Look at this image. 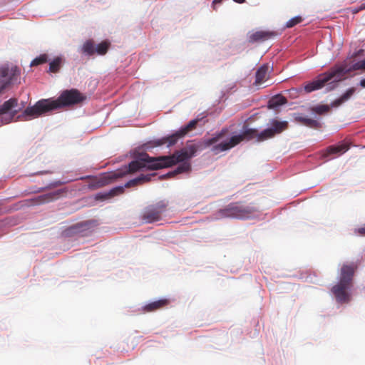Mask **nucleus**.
Returning a JSON list of instances; mask_svg holds the SVG:
<instances>
[{"instance_id":"obj_1","label":"nucleus","mask_w":365,"mask_h":365,"mask_svg":"<svg viewBox=\"0 0 365 365\" xmlns=\"http://www.w3.org/2000/svg\"><path fill=\"white\" fill-rule=\"evenodd\" d=\"M86 99V95L78 89L64 90L56 100L41 99L34 106H28L17 118L21 121H28L56 109L81 105Z\"/></svg>"},{"instance_id":"obj_2","label":"nucleus","mask_w":365,"mask_h":365,"mask_svg":"<svg viewBox=\"0 0 365 365\" xmlns=\"http://www.w3.org/2000/svg\"><path fill=\"white\" fill-rule=\"evenodd\" d=\"M271 126L259 133L257 129L248 128L242 134L232 136L228 140L222 142L212 148V151L217 154L220 152L228 150L238 145L244 140L256 139L257 142H262L274 138L276 135L282 133L288 128L287 121H279L273 119L270 123Z\"/></svg>"},{"instance_id":"obj_3","label":"nucleus","mask_w":365,"mask_h":365,"mask_svg":"<svg viewBox=\"0 0 365 365\" xmlns=\"http://www.w3.org/2000/svg\"><path fill=\"white\" fill-rule=\"evenodd\" d=\"M160 157L152 158L148 154H144L140 156L139 160L130 162L128 167H125L114 173H109L101 177L96 182V185L98 187H103L111 183L114 180L123 178L127 174L135 173L143 168L148 170H159L160 168H153L154 166L162 165V162L157 160Z\"/></svg>"},{"instance_id":"obj_4","label":"nucleus","mask_w":365,"mask_h":365,"mask_svg":"<svg viewBox=\"0 0 365 365\" xmlns=\"http://www.w3.org/2000/svg\"><path fill=\"white\" fill-rule=\"evenodd\" d=\"M197 150V146L195 144H187L184 148L175 152L171 155L160 156V158L157 160L161 161L162 165L154 166L153 168H168L178 163L182 162V163L176 168L173 174H179L187 172L191 168L190 163L184 161L194 156Z\"/></svg>"},{"instance_id":"obj_5","label":"nucleus","mask_w":365,"mask_h":365,"mask_svg":"<svg viewBox=\"0 0 365 365\" xmlns=\"http://www.w3.org/2000/svg\"><path fill=\"white\" fill-rule=\"evenodd\" d=\"M344 72L345 66H336L327 72L319 75L314 81L305 84L304 86V91L306 93H311L319 90L331 81L332 83L338 82L341 81L344 75Z\"/></svg>"},{"instance_id":"obj_6","label":"nucleus","mask_w":365,"mask_h":365,"mask_svg":"<svg viewBox=\"0 0 365 365\" xmlns=\"http://www.w3.org/2000/svg\"><path fill=\"white\" fill-rule=\"evenodd\" d=\"M259 211L254 205H247L241 202H232L219 211L220 217L247 219Z\"/></svg>"},{"instance_id":"obj_7","label":"nucleus","mask_w":365,"mask_h":365,"mask_svg":"<svg viewBox=\"0 0 365 365\" xmlns=\"http://www.w3.org/2000/svg\"><path fill=\"white\" fill-rule=\"evenodd\" d=\"M356 269L357 265L354 263L342 265L339 273V281L331 289L335 297H348V290L352 286L353 277Z\"/></svg>"},{"instance_id":"obj_8","label":"nucleus","mask_w":365,"mask_h":365,"mask_svg":"<svg viewBox=\"0 0 365 365\" xmlns=\"http://www.w3.org/2000/svg\"><path fill=\"white\" fill-rule=\"evenodd\" d=\"M198 121V119L192 120L188 123L187 125L182 127L175 133L159 139H155L151 141L150 143L152 144V147L161 146L163 145H166L168 147L174 145L180 138L184 137L187 133L195 129Z\"/></svg>"},{"instance_id":"obj_9","label":"nucleus","mask_w":365,"mask_h":365,"mask_svg":"<svg viewBox=\"0 0 365 365\" xmlns=\"http://www.w3.org/2000/svg\"><path fill=\"white\" fill-rule=\"evenodd\" d=\"M20 76L17 66L4 65L0 68V94L16 83Z\"/></svg>"},{"instance_id":"obj_10","label":"nucleus","mask_w":365,"mask_h":365,"mask_svg":"<svg viewBox=\"0 0 365 365\" xmlns=\"http://www.w3.org/2000/svg\"><path fill=\"white\" fill-rule=\"evenodd\" d=\"M168 202L165 200L147 206L142 212L141 219L146 223L159 221L162 215L166 211Z\"/></svg>"},{"instance_id":"obj_11","label":"nucleus","mask_w":365,"mask_h":365,"mask_svg":"<svg viewBox=\"0 0 365 365\" xmlns=\"http://www.w3.org/2000/svg\"><path fill=\"white\" fill-rule=\"evenodd\" d=\"M24 107V102H21V106H19L18 99L15 98H11L8 101H6L2 105L0 106V115H3L4 114L9 113V118L6 121V123H9L11 122L13 120H14V121H19V120L17 118L19 115H16ZM22 113L23 112L21 113V115Z\"/></svg>"},{"instance_id":"obj_12","label":"nucleus","mask_w":365,"mask_h":365,"mask_svg":"<svg viewBox=\"0 0 365 365\" xmlns=\"http://www.w3.org/2000/svg\"><path fill=\"white\" fill-rule=\"evenodd\" d=\"M356 91V88L352 87L349 88L343 95H341L339 98L334 100L331 102V105H318L313 108H312V110L318 114L323 115L327 113L330 110L331 107H338L341 106L344 102L347 101L350 98L354 95Z\"/></svg>"},{"instance_id":"obj_13","label":"nucleus","mask_w":365,"mask_h":365,"mask_svg":"<svg viewBox=\"0 0 365 365\" xmlns=\"http://www.w3.org/2000/svg\"><path fill=\"white\" fill-rule=\"evenodd\" d=\"M276 35L277 33L274 31H258L250 36L249 41L251 43L265 41L274 37Z\"/></svg>"},{"instance_id":"obj_14","label":"nucleus","mask_w":365,"mask_h":365,"mask_svg":"<svg viewBox=\"0 0 365 365\" xmlns=\"http://www.w3.org/2000/svg\"><path fill=\"white\" fill-rule=\"evenodd\" d=\"M349 149V145L342 143L337 145L329 146L323 154L324 157H328L330 155H341Z\"/></svg>"},{"instance_id":"obj_15","label":"nucleus","mask_w":365,"mask_h":365,"mask_svg":"<svg viewBox=\"0 0 365 365\" xmlns=\"http://www.w3.org/2000/svg\"><path fill=\"white\" fill-rule=\"evenodd\" d=\"M269 78V66L264 64L260 66L255 74V84L257 86L261 85Z\"/></svg>"},{"instance_id":"obj_16","label":"nucleus","mask_w":365,"mask_h":365,"mask_svg":"<svg viewBox=\"0 0 365 365\" xmlns=\"http://www.w3.org/2000/svg\"><path fill=\"white\" fill-rule=\"evenodd\" d=\"M61 193V190H57L55 192L39 195L34 200L36 201V204H43L49 202L51 201L58 199Z\"/></svg>"},{"instance_id":"obj_17","label":"nucleus","mask_w":365,"mask_h":365,"mask_svg":"<svg viewBox=\"0 0 365 365\" xmlns=\"http://www.w3.org/2000/svg\"><path fill=\"white\" fill-rule=\"evenodd\" d=\"M295 120L312 128H319L321 126L320 123L317 120L309 118L300 115L295 117Z\"/></svg>"},{"instance_id":"obj_18","label":"nucleus","mask_w":365,"mask_h":365,"mask_svg":"<svg viewBox=\"0 0 365 365\" xmlns=\"http://www.w3.org/2000/svg\"><path fill=\"white\" fill-rule=\"evenodd\" d=\"M124 189L123 187L119 186L111 189L109 192L106 193H99L96 195L98 200H106L109 199L115 195L123 193Z\"/></svg>"},{"instance_id":"obj_19","label":"nucleus","mask_w":365,"mask_h":365,"mask_svg":"<svg viewBox=\"0 0 365 365\" xmlns=\"http://www.w3.org/2000/svg\"><path fill=\"white\" fill-rule=\"evenodd\" d=\"M168 303V299H163L147 304L144 307V310L146 312H153L158 309L162 308Z\"/></svg>"},{"instance_id":"obj_20","label":"nucleus","mask_w":365,"mask_h":365,"mask_svg":"<svg viewBox=\"0 0 365 365\" xmlns=\"http://www.w3.org/2000/svg\"><path fill=\"white\" fill-rule=\"evenodd\" d=\"M63 63V59L61 57H56L49 63L48 72L58 73Z\"/></svg>"},{"instance_id":"obj_21","label":"nucleus","mask_w":365,"mask_h":365,"mask_svg":"<svg viewBox=\"0 0 365 365\" xmlns=\"http://www.w3.org/2000/svg\"><path fill=\"white\" fill-rule=\"evenodd\" d=\"M151 176L152 175H140L139 177H138V178H136L135 179L129 180L125 185V186L126 187H130L131 186L136 185H138L139 183H142V182H148V181H150V180L151 178Z\"/></svg>"},{"instance_id":"obj_22","label":"nucleus","mask_w":365,"mask_h":365,"mask_svg":"<svg viewBox=\"0 0 365 365\" xmlns=\"http://www.w3.org/2000/svg\"><path fill=\"white\" fill-rule=\"evenodd\" d=\"M82 52L88 56H92L96 53L95 46L92 40H88L83 43Z\"/></svg>"},{"instance_id":"obj_23","label":"nucleus","mask_w":365,"mask_h":365,"mask_svg":"<svg viewBox=\"0 0 365 365\" xmlns=\"http://www.w3.org/2000/svg\"><path fill=\"white\" fill-rule=\"evenodd\" d=\"M110 45V43L108 41H102L97 45L96 48V53L98 55H105L107 53Z\"/></svg>"},{"instance_id":"obj_24","label":"nucleus","mask_w":365,"mask_h":365,"mask_svg":"<svg viewBox=\"0 0 365 365\" xmlns=\"http://www.w3.org/2000/svg\"><path fill=\"white\" fill-rule=\"evenodd\" d=\"M357 70H364L365 71V58L361 60V61H359L355 63H354L351 67L350 68L346 70L345 69V72H344V74L348 73V72H350V71H357Z\"/></svg>"},{"instance_id":"obj_25","label":"nucleus","mask_w":365,"mask_h":365,"mask_svg":"<svg viewBox=\"0 0 365 365\" xmlns=\"http://www.w3.org/2000/svg\"><path fill=\"white\" fill-rule=\"evenodd\" d=\"M48 61L47 54H41L39 56L35 58L31 63V66H36L46 63Z\"/></svg>"},{"instance_id":"obj_26","label":"nucleus","mask_w":365,"mask_h":365,"mask_svg":"<svg viewBox=\"0 0 365 365\" xmlns=\"http://www.w3.org/2000/svg\"><path fill=\"white\" fill-rule=\"evenodd\" d=\"M224 135H225V132L223 130H222L220 133H217L213 138L207 140L206 142V145L207 146H209V145L216 143L217 141H219L223 137Z\"/></svg>"},{"instance_id":"obj_27","label":"nucleus","mask_w":365,"mask_h":365,"mask_svg":"<svg viewBox=\"0 0 365 365\" xmlns=\"http://www.w3.org/2000/svg\"><path fill=\"white\" fill-rule=\"evenodd\" d=\"M302 21V18L301 16H295L291 19H289L287 24L286 26L287 28H292L295 25L301 23Z\"/></svg>"},{"instance_id":"obj_28","label":"nucleus","mask_w":365,"mask_h":365,"mask_svg":"<svg viewBox=\"0 0 365 365\" xmlns=\"http://www.w3.org/2000/svg\"><path fill=\"white\" fill-rule=\"evenodd\" d=\"M273 101H274V104L275 106L283 105L287 103L286 98H284L283 96H277V97H275V98L273 99Z\"/></svg>"},{"instance_id":"obj_29","label":"nucleus","mask_w":365,"mask_h":365,"mask_svg":"<svg viewBox=\"0 0 365 365\" xmlns=\"http://www.w3.org/2000/svg\"><path fill=\"white\" fill-rule=\"evenodd\" d=\"M354 232L361 236H365V224L361 227L356 229Z\"/></svg>"},{"instance_id":"obj_30","label":"nucleus","mask_w":365,"mask_h":365,"mask_svg":"<svg viewBox=\"0 0 365 365\" xmlns=\"http://www.w3.org/2000/svg\"><path fill=\"white\" fill-rule=\"evenodd\" d=\"M360 86L363 88H365V78L361 79L359 83Z\"/></svg>"},{"instance_id":"obj_31","label":"nucleus","mask_w":365,"mask_h":365,"mask_svg":"<svg viewBox=\"0 0 365 365\" xmlns=\"http://www.w3.org/2000/svg\"><path fill=\"white\" fill-rule=\"evenodd\" d=\"M359 11H361V9H359V8H354L352 9V13L353 14H356L358 13Z\"/></svg>"},{"instance_id":"obj_32","label":"nucleus","mask_w":365,"mask_h":365,"mask_svg":"<svg viewBox=\"0 0 365 365\" xmlns=\"http://www.w3.org/2000/svg\"><path fill=\"white\" fill-rule=\"evenodd\" d=\"M223 0H213L212 4L215 5L217 4H220Z\"/></svg>"},{"instance_id":"obj_33","label":"nucleus","mask_w":365,"mask_h":365,"mask_svg":"<svg viewBox=\"0 0 365 365\" xmlns=\"http://www.w3.org/2000/svg\"><path fill=\"white\" fill-rule=\"evenodd\" d=\"M339 299V302H346L349 298H337Z\"/></svg>"},{"instance_id":"obj_34","label":"nucleus","mask_w":365,"mask_h":365,"mask_svg":"<svg viewBox=\"0 0 365 365\" xmlns=\"http://www.w3.org/2000/svg\"><path fill=\"white\" fill-rule=\"evenodd\" d=\"M233 1L238 4H242V3L245 2V0H233Z\"/></svg>"},{"instance_id":"obj_35","label":"nucleus","mask_w":365,"mask_h":365,"mask_svg":"<svg viewBox=\"0 0 365 365\" xmlns=\"http://www.w3.org/2000/svg\"><path fill=\"white\" fill-rule=\"evenodd\" d=\"M359 9H361V10L365 9V3H364V4H362L359 6Z\"/></svg>"}]
</instances>
